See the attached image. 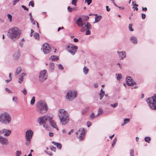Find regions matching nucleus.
<instances>
[{
  "instance_id": "52",
  "label": "nucleus",
  "mask_w": 156,
  "mask_h": 156,
  "mask_svg": "<svg viewBox=\"0 0 156 156\" xmlns=\"http://www.w3.org/2000/svg\"><path fill=\"white\" fill-rule=\"evenodd\" d=\"M50 148L51 151H53L55 152V151L56 148L55 147L52 146H51L50 147Z\"/></svg>"
},
{
  "instance_id": "15",
  "label": "nucleus",
  "mask_w": 156,
  "mask_h": 156,
  "mask_svg": "<svg viewBox=\"0 0 156 156\" xmlns=\"http://www.w3.org/2000/svg\"><path fill=\"white\" fill-rule=\"evenodd\" d=\"M126 83L127 85L129 86H132L135 85L136 83L132 78L129 76H128L126 78Z\"/></svg>"
},
{
  "instance_id": "33",
  "label": "nucleus",
  "mask_w": 156,
  "mask_h": 156,
  "mask_svg": "<svg viewBox=\"0 0 156 156\" xmlns=\"http://www.w3.org/2000/svg\"><path fill=\"white\" fill-rule=\"evenodd\" d=\"M83 71L84 74L85 75H87L89 71V69L87 67L85 66L83 68Z\"/></svg>"
},
{
  "instance_id": "9",
  "label": "nucleus",
  "mask_w": 156,
  "mask_h": 156,
  "mask_svg": "<svg viewBox=\"0 0 156 156\" xmlns=\"http://www.w3.org/2000/svg\"><path fill=\"white\" fill-rule=\"evenodd\" d=\"M48 75L46 70L44 69L41 71L39 75V79L40 81L42 82L46 80L47 78Z\"/></svg>"
},
{
  "instance_id": "46",
  "label": "nucleus",
  "mask_w": 156,
  "mask_h": 156,
  "mask_svg": "<svg viewBox=\"0 0 156 156\" xmlns=\"http://www.w3.org/2000/svg\"><path fill=\"white\" fill-rule=\"evenodd\" d=\"M20 0H13L12 4L13 5H15Z\"/></svg>"
},
{
  "instance_id": "60",
  "label": "nucleus",
  "mask_w": 156,
  "mask_h": 156,
  "mask_svg": "<svg viewBox=\"0 0 156 156\" xmlns=\"http://www.w3.org/2000/svg\"><path fill=\"white\" fill-rule=\"evenodd\" d=\"M19 45L21 47H23V43L22 42H20L19 43Z\"/></svg>"
},
{
  "instance_id": "13",
  "label": "nucleus",
  "mask_w": 156,
  "mask_h": 156,
  "mask_svg": "<svg viewBox=\"0 0 156 156\" xmlns=\"http://www.w3.org/2000/svg\"><path fill=\"white\" fill-rule=\"evenodd\" d=\"M0 134V144L3 145H6L8 144L7 138L2 136Z\"/></svg>"
},
{
  "instance_id": "31",
  "label": "nucleus",
  "mask_w": 156,
  "mask_h": 156,
  "mask_svg": "<svg viewBox=\"0 0 156 156\" xmlns=\"http://www.w3.org/2000/svg\"><path fill=\"white\" fill-rule=\"evenodd\" d=\"M89 110V108L87 107L84 108L82 110V114L83 115H85Z\"/></svg>"
},
{
  "instance_id": "39",
  "label": "nucleus",
  "mask_w": 156,
  "mask_h": 156,
  "mask_svg": "<svg viewBox=\"0 0 156 156\" xmlns=\"http://www.w3.org/2000/svg\"><path fill=\"white\" fill-rule=\"evenodd\" d=\"M35 102V98L34 97H33L30 101V104L33 105Z\"/></svg>"
},
{
  "instance_id": "38",
  "label": "nucleus",
  "mask_w": 156,
  "mask_h": 156,
  "mask_svg": "<svg viewBox=\"0 0 156 156\" xmlns=\"http://www.w3.org/2000/svg\"><path fill=\"white\" fill-rule=\"evenodd\" d=\"M130 156H134V151L133 149H131L129 152Z\"/></svg>"
},
{
  "instance_id": "3",
  "label": "nucleus",
  "mask_w": 156,
  "mask_h": 156,
  "mask_svg": "<svg viewBox=\"0 0 156 156\" xmlns=\"http://www.w3.org/2000/svg\"><path fill=\"white\" fill-rule=\"evenodd\" d=\"M37 103V111L38 113L44 114L47 112L48 108L47 104L44 101L40 100Z\"/></svg>"
},
{
  "instance_id": "63",
  "label": "nucleus",
  "mask_w": 156,
  "mask_h": 156,
  "mask_svg": "<svg viewBox=\"0 0 156 156\" xmlns=\"http://www.w3.org/2000/svg\"><path fill=\"white\" fill-rule=\"evenodd\" d=\"M142 10L143 11H144L146 12L147 10V9L146 7L144 8L143 7H142Z\"/></svg>"
},
{
  "instance_id": "25",
  "label": "nucleus",
  "mask_w": 156,
  "mask_h": 156,
  "mask_svg": "<svg viewBox=\"0 0 156 156\" xmlns=\"http://www.w3.org/2000/svg\"><path fill=\"white\" fill-rule=\"evenodd\" d=\"M50 59L53 61H56L59 59V57L58 56L52 55L50 57Z\"/></svg>"
},
{
  "instance_id": "32",
  "label": "nucleus",
  "mask_w": 156,
  "mask_h": 156,
  "mask_svg": "<svg viewBox=\"0 0 156 156\" xmlns=\"http://www.w3.org/2000/svg\"><path fill=\"white\" fill-rule=\"evenodd\" d=\"M33 36L34 38L37 40H39V34L35 32L33 34Z\"/></svg>"
},
{
  "instance_id": "57",
  "label": "nucleus",
  "mask_w": 156,
  "mask_h": 156,
  "mask_svg": "<svg viewBox=\"0 0 156 156\" xmlns=\"http://www.w3.org/2000/svg\"><path fill=\"white\" fill-rule=\"evenodd\" d=\"M29 16L30 17V21H33V19L32 18V16L31 13H29Z\"/></svg>"
},
{
  "instance_id": "2",
  "label": "nucleus",
  "mask_w": 156,
  "mask_h": 156,
  "mask_svg": "<svg viewBox=\"0 0 156 156\" xmlns=\"http://www.w3.org/2000/svg\"><path fill=\"white\" fill-rule=\"evenodd\" d=\"M58 115L61 124L65 125L68 122L69 120V115L65 110L62 109H59Z\"/></svg>"
},
{
  "instance_id": "61",
  "label": "nucleus",
  "mask_w": 156,
  "mask_h": 156,
  "mask_svg": "<svg viewBox=\"0 0 156 156\" xmlns=\"http://www.w3.org/2000/svg\"><path fill=\"white\" fill-rule=\"evenodd\" d=\"M106 10L108 12H109L110 11V9L109 8V7L108 6H106Z\"/></svg>"
},
{
  "instance_id": "48",
  "label": "nucleus",
  "mask_w": 156,
  "mask_h": 156,
  "mask_svg": "<svg viewBox=\"0 0 156 156\" xmlns=\"http://www.w3.org/2000/svg\"><path fill=\"white\" fill-rule=\"evenodd\" d=\"M7 17L8 18L9 20V22H11L12 20V16L10 14H7Z\"/></svg>"
},
{
  "instance_id": "50",
  "label": "nucleus",
  "mask_w": 156,
  "mask_h": 156,
  "mask_svg": "<svg viewBox=\"0 0 156 156\" xmlns=\"http://www.w3.org/2000/svg\"><path fill=\"white\" fill-rule=\"evenodd\" d=\"M118 104L117 103H115L114 104H111V106L113 107V108H115L117 106H118Z\"/></svg>"
},
{
  "instance_id": "24",
  "label": "nucleus",
  "mask_w": 156,
  "mask_h": 156,
  "mask_svg": "<svg viewBox=\"0 0 156 156\" xmlns=\"http://www.w3.org/2000/svg\"><path fill=\"white\" fill-rule=\"evenodd\" d=\"M52 143L53 144L56 146L58 148L61 149L62 147L61 144L59 143L55 142L54 141H52Z\"/></svg>"
},
{
  "instance_id": "42",
  "label": "nucleus",
  "mask_w": 156,
  "mask_h": 156,
  "mask_svg": "<svg viewBox=\"0 0 156 156\" xmlns=\"http://www.w3.org/2000/svg\"><path fill=\"white\" fill-rule=\"evenodd\" d=\"M31 22L32 23L33 25H34L35 24V23H37V26L38 28L39 27V24H38V23L36 21H34V19H33V21H31Z\"/></svg>"
},
{
  "instance_id": "14",
  "label": "nucleus",
  "mask_w": 156,
  "mask_h": 156,
  "mask_svg": "<svg viewBox=\"0 0 156 156\" xmlns=\"http://www.w3.org/2000/svg\"><path fill=\"white\" fill-rule=\"evenodd\" d=\"M11 133V131L6 129H2L0 130V134L2 135L4 134L5 136H9Z\"/></svg>"
},
{
  "instance_id": "1",
  "label": "nucleus",
  "mask_w": 156,
  "mask_h": 156,
  "mask_svg": "<svg viewBox=\"0 0 156 156\" xmlns=\"http://www.w3.org/2000/svg\"><path fill=\"white\" fill-rule=\"evenodd\" d=\"M21 33V30L17 27H13L8 31L7 35L13 41H15L20 37Z\"/></svg>"
},
{
  "instance_id": "64",
  "label": "nucleus",
  "mask_w": 156,
  "mask_h": 156,
  "mask_svg": "<svg viewBox=\"0 0 156 156\" xmlns=\"http://www.w3.org/2000/svg\"><path fill=\"white\" fill-rule=\"evenodd\" d=\"M87 125L88 127H89L91 125L90 123L88 122L87 123Z\"/></svg>"
},
{
  "instance_id": "26",
  "label": "nucleus",
  "mask_w": 156,
  "mask_h": 156,
  "mask_svg": "<svg viewBox=\"0 0 156 156\" xmlns=\"http://www.w3.org/2000/svg\"><path fill=\"white\" fill-rule=\"evenodd\" d=\"M99 95H100V100H102L105 95V91H103L102 89L101 90L100 93Z\"/></svg>"
},
{
  "instance_id": "44",
  "label": "nucleus",
  "mask_w": 156,
  "mask_h": 156,
  "mask_svg": "<svg viewBox=\"0 0 156 156\" xmlns=\"http://www.w3.org/2000/svg\"><path fill=\"white\" fill-rule=\"evenodd\" d=\"M34 2L33 1H31L29 2V6H31L32 7H33L34 6Z\"/></svg>"
},
{
  "instance_id": "16",
  "label": "nucleus",
  "mask_w": 156,
  "mask_h": 156,
  "mask_svg": "<svg viewBox=\"0 0 156 156\" xmlns=\"http://www.w3.org/2000/svg\"><path fill=\"white\" fill-rule=\"evenodd\" d=\"M33 133L34 132L31 130L29 129L27 130L26 133L25 138L31 139Z\"/></svg>"
},
{
  "instance_id": "19",
  "label": "nucleus",
  "mask_w": 156,
  "mask_h": 156,
  "mask_svg": "<svg viewBox=\"0 0 156 156\" xmlns=\"http://www.w3.org/2000/svg\"><path fill=\"white\" fill-rule=\"evenodd\" d=\"M52 118L51 117H49V122L50 123V125L53 127L56 128L58 130V129L57 127V125L55 122L54 121L52 120Z\"/></svg>"
},
{
  "instance_id": "35",
  "label": "nucleus",
  "mask_w": 156,
  "mask_h": 156,
  "mask_svg": "<svg viewBox=\"0 0 156 156\" xmlns=\"http://www.w3.org/2000/svg\"><path fill=\"white\" fill-rule=\"evenodd\" d=\"M117 141V138L116 137H115L114 139V140L113 141V143L112 144V147H113L115 146Z\"/></svg>"
},
{
  "instance_id": "4",
  "label": "nucleus",
  "mask_w": 156,
  "mask_h": 156,
  "mask_svg": "<svg viewBox=\"0 0 156 156\" xmlns=\"http://www.w3.org/2000/svg\"><path fill=\"white\" fill-rule=\"evenodd\" d=\"M11 121V117L8 113L4 112L2 113L0 115V122L4 125H8L10 123Z\"/></svg>"
},
{
  "instance_id": "5",
  "label": "nucleus",
  "mask_w": 156,
  "mask_h": 156,
  "mask_svg": "<svg viewBox=\"0 0 156 156\" xmlns=\"http://www.w3.org/2000/svg\"><path fill=\"white\" fill-rule=\"evenodd\" d=\"M146 101L151 109H156V94H154L151 98L147 99Z\"/></svg>"
},
{
  "instance_id": "17",
  "label": "nucleus",
  "mask_w": 156,
  "mask_h": 156,
  "mask_svg": "<svg viewBox=\"0 0 156 156\" xmlns=\"http://www.w3.org/2000/svg\"><path fill=\"white\" fill-rule=\"evenodd\" d=\"M76 23L78 26L80 27H82L84 25L82 22V19L81 17H79L76 21Z\"/></svg>"
},
{
  "instance_id": "21",
  "label": "nucleus",
  "mask_w": 156,
  "mask_h": 156,
  "mask_svg": "<svg viewBox=\"0 0 156 156\" xmlns=\"http://www.w3.org/2000/svg\"><path fill=\"white\" fill-rule=\"evenodd\" d=\"M96 16L95 18V21L93 22V23H95L99 22L102 19V17L101 16H98L97 14L95 15Z\"/></svg>"
},
{
  "instance_id": "7",
  "label": "nucleus",
  "mask_w": 156,
  "mask_h": 156,
  "mask_svg": "<svg viewBox=\"0 0 156 156\" xmlns=\"http://www.w3.org/2000/svg\"><path fill=\"white\" fill-rule=\"evenodd\" d=\"M77 92L75 91L69 90L66 96V98L71 101L75 98L76 97Z\"/></svg>"
},
{
  "instance_id": "58",
  "label": "nucleus",
  "mask_w": 156,
  "mask_h": 156,
  "mask_svg": "<svg viewBox=\"0 0 156 156\" xmlns=\"http://www.w3.org/2000/svg\"><path fill=\"white\" fill-rule=\"evenodd\" d=\"M22 7L25 10L28 11V8H27L26 7H25L24 5H22Z\"/></svg>"
},
{
  "instance_id": "11",
  "label": "nucleus",
  "mask_w": 156,
  "mask_h": 156,
  "mask_svg": "<svg viewBox=\"0 0 156 156\" xmlns=\"http://www.w3.org/2000/svg\"><path fill=\"white\" fill-rule=\"evenodd\" d=\"M49 117L48 116L44 115L43 117H41L38 118L37 119V122L40 125L44 124L46 122L48 119H49Z\"/></svg>"
},
{
  "instance_id": "36",
  "label": "nucleus",
  "mask_w": 156,
  "mask_h": 156,
  "mask_svg": "<svg viewBox=\"0 0 156 156\" xmlns=\"http://www.w3.org/2000/svg\"><path fill=\"white\" fill-rule=\"evenodd\" d=\"M144 140L145 142L149 143L151 139L149 137L146 136L145 137Z\"/></svg>"
},
{
  "instance_id": "43",
  "label": "nucleus",
  "mask_w": 156,
  "mask_h": 156,
  "mask_svg": "<svg viewBox=\"0 0 156 156\" xmlns=\"http://www.w3.org/2000/svg\"><path fill=\"white\" fill-rule=\"evenodd\" d=\"M130 121V119L129 118H126L124 119V122L125 123H126V124L129 122Z\"/></svg>"
},
{
  "instance_id": "47",
  "label": "nucleus",
  "mask_w": 156,
  "mask_h": 156,
  "mask_svg": "<svg viewBox=\"0 0 156 156\" xmlns=\"http://www.w3.org/2000/svg\"><path fill=\"white\" fill-rule=\"evenodd\" d=\"M58 68L59 69L61 70H63L64 69L63 67L61 64H59L58 65Z\"/></svg>"
},
{
  "instance_id": "8",
  "label": "nucleus",
  "mask_w": 156,
  "mask_h": 156,
  "mask_svg": "<svg viewBox=\"0 0 156 156\" xmlns=\"http://www.w3.org/2000/svg\"><path fill=\"white\" fill-rule=\"evenodd\" d=\"M78 47L73 44H70L67 46L66 49L72 55H74L76 52Z\"/></svg>"
},
{
  "instance_id": "23",
  "label": "nucleus",
  "mask_w": 156,
  "mask_h": 156,
  "mask_svg": "<svg viewBox=\"0 0 156 156\" xmlns=\"http://www.w3.org/2000/svg\"><path fill=\"white\" fill-rule=\"evenodd\" d=\"M130 40L134 44H136L137 42V38L135 37L132 36L130 37Z\"/></svg>"
},
{
  "instance_id": "30",
  "label": "nucleus",
  "mask_w": 156,
  "mask_h": 156,
  "mask_svg": "<svg viewBox=\"0 0 156 156\" xmlns=\"http://www.w3.org/2000/svg\"><path fill=\"white\" fill-rule=\"evenodd\" d=\"M26 140L25 142V144L27 146H29L30 144V139L25 138Z\"/></svg>"
},
{
  "instance_id": "53",
  "label": "nucleus",
  "mask_w": 156,
  "mask_h": 156,
  "mask_svg": "<svg viewBox=\"0 0 156 156\" xmlns=\"http://www.w3.org/2000/svg\"><path fill=\"white\" fill-rule=\"evenodd\" d=\"M22 92L25 95H26L27 94V92L26 89L24 88L22 90Z\"/></svg>"
},
{
  "instance_id": "6",
  "label": "nucleus",
  "mask_w": 156,
  "mask_h": 156,
  "mask_svg": "<svg viewBox=\"0 0 156 156\" xmlns=\"http://www.w3.org/2000/svg\"><path fill=\"white\" fill-rule=\"evenodd\" d=\"M84 26L81 28L80 30V31L84 32L86 31V35H90L91 34V32L90 30L92 27V25L89 22H87L84 23Z\"/></svg>"
},
{
  "instance_id": "49",
  "label": "nucleus",
  "mask_w": 156,
  "mask_h": 156,
  "mask_svg": "<svg viewBox=\"0 0 156 156\" xmlns=\"http://www.w3.org/2000/svg\"><path fill=\"white\" fill-rule=\"evenodd\" d=\"M132 25L131 24H129V30L131 31H133V29L132 28Z\"/></svg>"
},
{
  "instance_id": "27",
  "label": "nucleus",
  "mask_w": 156,
  "mask_h": 156,
  "mask_svg": "<svg viewBox=\"0 0 156 156\" xmlns=\"http://www.w3.org/2000/svg\"><path fill=\"white\" fill-rule=\"evenodd\" d=\"M22 70V69L21 67H18L16 69L15 72V75L17 76L21 72Z\"/></svg>"
},
{
  "instance_id": "45",
  "label": "nucleus",
  "mask_w": 156,
  "mask_h": 156,
  "mask_svg": "<svg viewBox=\"0 0 156 156\" xmlns=\"http://www.w3.org/2000/svg\"><path fill=\"white\" fill-rule=\"evenodd\" d=\"M12 100L13 101L16 103H18V99L17 97H13L12 99Z\"/></svg>"
},
{
  "instance_id": "40",
  "label": "nucleus",
  "mask_w": 156,
  "mask_h": 156,
  "mask_svg": "<svg viewBox=\"0 0 156 156\" xmlns=\"http://www.w3.org/2000/svg\"><path fill=\"white\" fill-rule=\"evenodd\" d=\"M77 1L76 0H72L71 2V4L75 6H76L77 5Z\"/></svg>"
},
{
  "instance_id": "18",
  "label": "nucleus",
  "mask_w": 156,
  "mask_h": 156,
  "mask_svg": "<svg viewBox=\"0 0 156 156\" xmlns=\"http://www.w3.org/2000/svg\"><path fill=\"white\" fill-rule=\"evenodd\" d=\"M117 52L118 53L119 57H121V59L123 60L124 58H126V53L125 51H117Z\"/></svg>"
},
{
  "instance_id": "56",
  "label": "nucleus",
  "mask_w": 156,
  "mask_h": 156,
  "mask_svg": "<svg viewBox=\"0 0 156 156\" xmlns=\"http://www.w3.org/2000/svg\"><path fill=\"white\" fill-rule=\"evenodd\" d=\"M146 16L144 13H142V18L143 19H144L145 18Z\"/></svg>"
},
{
  "instance_id": "22",
  "label": "nucleus",
  "mask_w": 156,
  "mask_h": 156,
  "mask_svg": "<svg viewBox=\"0 0 156 156\" xmlns=\"http://www.w3.org/2000/svg\"><path fill=\"white\" fill-rule=\"evenodd\" d=\"M26 74L25 73H22L21 74L20 76V78H19L18 82L20 83H21L23 81V77L26 75Z\"/></svg>"
},
{
  "instance_id": "41",
  "label": "nucleus",
  "mask_w": 156,
  "mask_h": 156,
  "mask_svg": "<svg viewBox=\"0 0 156 156\" xmlns=\"http://www.w3.org/2000/svg\"><path fill=\"white\" fill-rule=\"evenodd\" d=\"M92 0H85V3H87L88 5H90L92 2Z\"/></svg>"
},
{
  "instance_id": "54",
  "label": "nucleus",
  "mask_w": 156,
  "mask_h": 156,
  "mask_svg": "<svg viewBox=\"0 0 156 156\" xmlns=\"http://www.w3.org/2000/svg\"><path fill=\"white\" fill-rule=\"evenodd\" d=\"M5 90L7 92H8L10 93H12V91L10 90L8 88L6 87L5 88Z\"/></svg>"
},
{
  "instance_id": "55",
  "label": "nucleus",
  "mask_w": 156,
  "mask_h": 156,
  "mask_svg": "<svg viewBox=\"0 0 156 156\" xmlns=\"http://www.w3.org/2000/svg\"><path fill=\"white\" fill-rule=\"evenodd\" d=\"M90 118L92 119H93L94 117V113H92L90 115Z\"/></svg>"
},
{
  "instance_id": "20",
  "label": "nucleus",
  "mask_w": 156,
  "mask_h": 156,
  "mask_svg": "<svg viewBox=\"0 0 156 156\" xmlns=\"http://www.w3.org/2000/svg\"><path fill=\"white\" fill-rule=\"evenodd\" d=\"M20 51L19 50H17L13 54V57L14 59H17L20 56Z\"/></svg>"
},
{
  "instance_id": "29",
  "label": "nucleus",
  "mask_w": 156,
  "mask_h": 156,
  "mask_svg": "<svg viewBox=\"0 0 156 156\" xmlns=\"http://www.w3.org/2000/svg\"><path fill=\"white\" fill-rule=\"evenodd\" d=\"M54 64L53 62H51L50 64L49 69L52 72L54 69Z\"/></svg>"
},
{
  "instance_id": "51",
  "label": "nucleus",
  "mask_w": 156,
  "mask_h": 156,
  "mask_svg": "<svg viewBox=\"0 0 156 156\" xmlns=\"http://www.w3.org/2000/svg\"><path fill=\"white\" fill-rule=\"evenodd\" d=\"M122 76L121 75V74H119L118 75V76L117 77V79L118 80H120L122 79Z\"/></svg>"
},
{
  "instance_id": "10",
  "label": "nucleus",
  "mask_w": 156,
  "mask_h": 156,
  "mask_svg": "<svg viewBox=\"0 0 156 156\" xmlns=\"http://www.w3.org/2000/svg\"><path fill=\"white\" fill-rule=\"evenodd\" d=\"M44 54L49 53L51 50V48L49 44L47 43L44 44L41 48Z\"/></svg>"
},
{
  "instance_id": "37",
  "label": "nucleus",
  "mask_w": 156,
  "mask_h": 156,
  "mask_svg": "<svg viewBox=\"0 0 156 156\" xmlns=\"http://www.w3.org/2000/svg\"><path fill=\"white\" fill-rule=\"evenodd\" d=\"M22 154V151H17L15 153L16 156H20V155Z\"/></svg>"
},
{
  "instance_id": "62",
  "label": "nucleus",
  "mask_w": 156,
  "mask_h": 156,
  "mask_svg": "<svg viewBox=\"0 0 156 156\" xmlns=\"http://www.w3.org/2000/svg\"><path fill=\"white\" fill-rule=\"evenodd\" d=\"M73 41L75 42H77L79 41V40L77 38H74L73 39Z\"/></svg>"
},
{
  "instance_id": "12",
  "label": "nucleus",
  "mask_w": 156,
  "mask_h": 156,
  "mask_svg": "<svg viewBox=\"0 0 156 156\" xmlns=\"http://www.w3.org/2000/svg\"><path fill=\"white\" fill-rule=\"evenodd\" d=\"M84 128H81L76 133V134L80 133V135L78 137V138L80 139V140H82L85 134V132L84 131Z\"/></svg>"
},
{
  "instance_id": "34",
  "label": "nucleus",
  "mask_w": 156,
  "mask_h": 156,
  "mask_svg": "<svg viewBox=\"0 0 156 156\" xmlns=\"http://www.w3.org/2000/svg\"><path fill=\"white\" fill-rule=\"evenodd\" d=\"M103 113V110L101 108H100L98 110V114L96 116H98L99 115H101Z\"/></svg>"
},
{
  "instance_id": "28",
  "label": "nucleus",
  "mask_w": 156,
  "mask_h": 156,
  "mask_svg": "<svg viewBox=\"0 0 156 156\" xmlns=\"http://www.w3.org/2000/svg\"><path fill=\"white\" fill-rule=\"evenodd\" d=\"M68 11L69 12H71L73 11H76L77 9L76 8H71L69 6H68L67 7Z\"/></svg>"
},
{
  "instance_id": "59",
  "label": "nucleus",
  "mask_w": 156,
  "mask_h": 156,
  "mask_svg": "<svg viewBox=\"0 0 156 156\" xmlns=\"http://www.w3.org/2000/svg\"><path fill=\"white\" fill-rule=\"evenodd\" d=\"M94 86L95 88H96L98 87V85L97 83H94Z\"/></svg>"
}]
</instances>
